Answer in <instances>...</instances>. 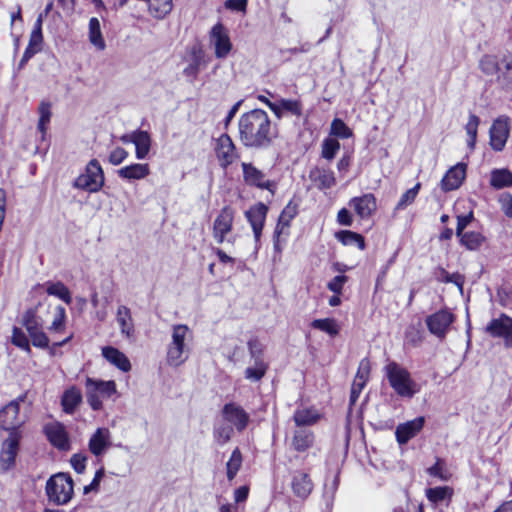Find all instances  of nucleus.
Here are the masks:
<instances>
[{"instance_id":"f257e3e1","label":"nucleus","mask_w":512,"mask_h":512,"mask_svg":"<svg viewBox=\"0 0 512 512\" xmlns=\"http://www.w3.org/2000/svg\"><path fill=\"white\" fill-rule=\"evenodd\" d=\"M239 139L249 148H266L272 141L271 121L261 109L244 113L238 121Z\"/></svg>"},{"instance_id":"f03ea898","label":"nucleus","mask_w":512,"mask_h":512,"mask_svg":"<svg viewBox=\"0 0 512 512\" xmlns=\"http://www.w3.org/2000/svg\"><path fill=\"white\" fill-rule=\"evenodd\" d=\"M40 308H30L26 310L21 317V325L26 329V333L19 327L14 326L12 330L11 343L23 351L30 352V340L33 346L46 348L49 345V338L44 332L45 319L40 314Z\"/></svg>"},{"instance_id":"7ed1b4c3","label":"nucleus","mask_w":512,"mask_h":512,"mask_svg":"<svg viewBox=\"0 0 512 512\" xmlns=\"http://www.w3.org/2000/svg\"><path fill=\"white\" fill-rule=\"evenodd\" d=\"M193 332L185 324L171 327V340L167 345L166 361L169 366L179 367L184 364L191 353Z\"/></svg>"},{"instance_id":"20e7f679","label":"nucleus","mask_w":512,"mask_h":512,"mask_svg":"<svg viewBox=\"0 0 512 512\" xmlns=\"http://www.w3.org/2000/svg\"><path fill=\"white\" fill-rule=\"evenodd\" d=\"M27 394H21L0 409V429L10 434L21 435L19 428L27 420L26 415L20 414V405L25 402Z\"/></svg>"},{"instance_id":"39448f33","label":"nucleus","mask_w":512,"mask_h":512,"mask_svg":"<svg viewBox=\"0 0 512 512\" xmlns=\"http://www.w3.org/2000/svg\"><path fill=\"white\" fill-rule=\"evenodd\" d=\"M250 362L244 371V377L250 382L260 381L268 370V363L264 359L263 345L257 339L248 341Z\"/></svg>"},{"instance_id":"423d86ee","label":"nucleus","mask_w":512,"mask_h":512,"mask_svg":"<svg viewBox=\"0 0 512 512\" xmlns=\"http://www.w3.org/2000/svg\"><path fill=\"white\" fill-rule=\"evenodd\" d=\"M46 494L49 501L56 505L67 504L73 495L71 477L62 473L52 476L46 483Z\"/></svg>"},{"instance_id":"0eeeda50","label":"nucleus","mask_w":512,"mask_h":512,"mask_svg":"<svg viewBox=\"0 0 512 512\" xmlns=\"http://www.w3.org/2000/svg\"><path fill=\"white\" fill-rule=\"evenodd\" d=\"M385 373L391 387L398 395L403 397H412L413 382L410 378V374L406 369L401 367L396 362H391L386 365Z\"/></svg>"},{"instance_id":"6e6552de","label":"nucleus","mask_w":512,"mask_h":512,"mask_svg":"<svg viewBox=\"0 0 512 512\" xmlns=\"http://www.w3.org/2000/svg\"><path fill=\"white\" fill-rule=\"evenodd\" d=\"M104 184V173L96 159L91 160L86 167L85 173L79 175L74 186L79 189L86 190L88 192L99 191Z\"/></svg>"},{"instance_id":"1a4fd4ad","label":"nucleus","mask_w":512,"mask_h":512,"mask_svg":"<svg viewBox=\"0 0 512 512\" xmlns=\"http://www.w3.org/2000/svg\"><path fill=\"white\" fill-rule=\"evenodd\" d=\"M234 215L235 211L231 207L225 206L214 220L213 237L217 243L227 242L231 245L234 243V236L227 237L232 230Z\"/></svg>"},{"instance_id":"9d476101","label":"nucleus","mask_w":512,"mask_h":512,"mask_svg":"<svg viewBox=\"0 0 512 512\" xmlns=\"http://www.w3.org/2000/svg\"><path fill=\"white\" fill-rule=\"evenodd\" d=\"M511 119L506 115L497 117L489 129V144L491 148L500 152L505 148L510 135Z\"/></svg>"},{"instance_id":"9b49d317","label":"nucleus","mask_w":512,"mask_h":512,"mask_svg":"<svg viewBox=\"0 0 512 512\" xmlns=\"http://www.w3.org/2000/svg\"><path fill=\"white\" fill-rule=\"evenodd\" d=\"M454 320L455 317L452 312L447 309H441L427 316L425 322L429 332L439 340H443Z\"/></svg>"},{"instance_id":"f8f14e48","label":"nucleus","mask_w":512,"mask_h":512,"mask_svg":"<svg viewBox=\"0 0 512 512\" xmlns=\"http://www.w3.org/2000/svg\"><path fill=\"white\" fill-rule=\"evenodd\" d=\"M485 332L493 338H503L506 347H512V317L501 313L485 327Z\"/></svg>"},{"instance_id":"ddd939ff","label":"nucleus","mask_w":512,"mask_h":512,"mask_svg":"<svg viewBox=\"0 0 512 512\" xmlns=\"http://www.w3.org/2000/svg\"><path fill=\"white\" fill-rule=\"evenodd\" d=\"M209 42L218 59L226 58L232 50L229 32L222 23H217L212 27L209 33Z\"/></svg>"},{"instance_id":"4468645a","label":"nucleus","mask_w":512,"mask_h":512,"mask_svg":"<svg viewBox=\"0 0 512 512\" xmlns=\"http://www.w3.org/2000/svg\"><path fill=\"white\" fill-rule=\"evenodd\" d=\"M221 415L223 421L228 423L238 432L245 430L250 421V415L243 407L234 402L225 404L222 408Z\"/></svg>"},{"instance_id":"2eb2a0df","label":"nucleus","mask_w":512,"mask_h":512,"mask_svg":"<svg viewBox=\"0 0 512 512\" xmlns=\"http://www.w3.org/2000/svg\"><path fill=\"white\" fill-rule=\"evenodd\" d=\"M268 212V207L264 203H257L254 206L250 207L245 212V217L247 221L249 222L255 242L258 243L260 241L262 230L264 227V223L266 220Z\"/></svg>"},{"instance_id":"dca6fc26","label":"nucleus","mask_w":512,"mask_h":512,"mask_svg":"<svg viewBox=\"0 0 512 512\" xmlns=\"http://www.w3.org/2000/svg\"><path fill=\"white\" fill-rule=\"evenodd\" d=\"M215 152L223 168L232 164L237 158L236 147L228 134H222L217 139Z\"/></svg>"},{"instance_id":"f3484780","label":"nucleus","mask_w":512,"mask_h":512,"mask_svg":"<svg viewBox=\"0 0 512 512\" xmlns=\"http://www.w3.org/2000/svg\"><path fill=\"white\" fill-rule=\"evenodd\" d=\"M21 435L9 434V437L3 442L0 452V467L7 471L14 463L19 449Z\"/></svg>"},{"instance_id":"a211bd4d","label":"nucleus","mask_w":512,"mask_h":512,"mask_svg":"<svg viewBox=\"0 0 512 512\" xmlns=\"http://www.w3.org/2000/svg\"><path fill=\"white\" fill-rule=\"evenodd\" d=\"M44 432L49 442L59 450H69L70 442L63 424L53 422L45 425Z\"/></svg>"},{"instance_id":"6ab92c4d","label":"nucleus","mask_w":512,"mask_h":512,"mask_svg":"<svg viewBox=\"0 0 512 512\" xmlns=\"http://www.w3.org/2000/svg\"><path fill=\"white\" fill-rule=\"evenodd\" d=\"M243 178L246 184L272 191L274 184L265 174L250 163H242Z\"/></svg>"},{"instance_id":"aec40b11","label":"nucleus","mask_w":512,"mask_h":512,"mask_svg":"<svg viewBox=\"0 0 512 512\" xmlns=\"http://www.w3.org/2000/svg\"><path fill=\"white\" fill-rule=\"evenodd\" d=\"M267 106L275 114L277 118L285 115L299 117L302 114V104L298 100L281 98L275 102H267Z\"/></svg>"},{"instance_id":"412c9836","label":"nucleus","mask_w":512,"mask_h":512,"mask_svg":"<svg viewBox=\"0 0 512 512\" xmlns=\"http://www.w3.org/2000/svg\"><path fill=\"white\" fill-rule=\"evenodd\" d=\"M111 446V433L108 428H98L88 442L89 451L95 457H101Z\"/></svg>"},{"instance_id":"4be33fe9","label":"nucleus","mask_w":512,"mask_h":512,"mask_svg":"<svg viewBox=\"0 0 512 512\" xmlns=\"http://www.w3.org/2000/svg\"><path fill=\"white\" fill-rule=\"evenodd\" d=\"M349 206L361 219H368L377 209L376 198L371 193L353 197L349 201Z\"/></svg>"},{"instance_id":"5701e85b","label":"nucleus","mask_w":512,"mask_h":512,"mask_svg":"<svg viewBox=\"0 0 512 512\" xmlns=\"http://www.w3.org/2000/svg\"><path fill=\"white\" fill-rule=\"evenodd\" d=\"M467 165L465 163H457L451 167L442 178V189L452 191L458 189L466 177Z\"/></svg>"},{"instance_id":"b1692460","label":"nucleus","mask_w":512,"mask_h":512,"mask_svg":"<svg viewBox=\"0 0 512 512\" xmlns=\"http://www.w3.org/2000/svg\"><path fill=\"white\" fill-rule=\"evenodd\" d=\"M291 488L298 498H307L313 490V483L309 474L300 470L295 471L292 476Z\"/></svg>"},{"instance_id":"393cba45","label":"nucleus","mask_w":512,"mask_h":512,"mask_svg":"<svg viewBox=\"0 0 512 512\" xmlns=\"http://www.w3.org/2000/svg\"><path fill=\"white\" fill-rule=\"evenodd\" d=\"M117 174L126 181L142 180L150 174V167L147 163H132L120 168Z\"/></svg>"},{"instance_id":"a878e982","label":"nucleus","mask_w":512,"mask_h":512,"mask_svg":"<svg viewBox=\"0 0 512 512\" xmlns=\"http://www.w3.org/2000/svg\"><path fill=\"white\" fill-rule=\"evenodd\" d=\"M314 433L307 428H297L293 432L291 447L297 452H305L314 444Z\"/></svg>"},{"instance_id":"bb28decb","label":"nucleus","mask_w":512,"mask_h":512,"mask_svg":"<svg viewBox=\"0 0 512 512\" xmlns=\"http://www.w3.org/2000/svg\"><path fill=\"white\" fill-rule=\"evenodd\" d=\"M103 357L112 365L117 367L123 372H128L131 369V363L127 356L115 347L107 346L102 348Z\"/></svg>"},{"instance_id":"cd10ccee","label":"nucleus","mask_w":512,"mask_h":512,"mask_svg":"<svg viewBox=\"0 0 512 512\" xmlns=\"http://www.w3.org/2000/svg\"><path fill=\"white\" fill-rule=\"evenodd\" d=\"M116 321L120 327V332L126 338H132L134 335V323L130 309L125 305H120L116 312Z\"/></svg>"},{"instance_id":"c85d7f7f","label":"nucleus","mask_w":512,"mask_h":512,"mask_svg":"<svg viewBox=\"0 0 512 512\" xmlns=\"http://www.w3.org/2000/svg\"><path fill=\"white\" fill-rule=\"evenodd\" d=\"M497 81L504 91H512V56L503 57L497 72Z\"/></svg>"},{"instance_id":"c756f323","label":"nucleus","mask_w":512,"mask_h":512,"mask_svg":"<svg viewBox=\"0 0 512 512\" xmlns=\"http://www.w3.org/2000/svg\"><path fill=\"white\" fill-rule=\"evenodd\" d=\"M86 389L94 391L104 399L116 393V384L114 381L96 380L88 377L86 379Z\"/></svg>"},{"instance_id":"7c9ffc66","label":"nucleus","mask_w":512,"mask_h":512,"mask_svg":"<svg viewBox=\"0 0 512 512\" xmlns=\"http://www.w3.org/2000/svg\"><path fill=\"white\" fill-rule=\"evenodd\" d=\"M82 401V394L76 387L67 389L61 397V405L63 411L67 414H72Z\"/></svg>"},{"instance_id":"2f4dec72","label":"nucleus","mask_w":512,"mask_h":512,"mask_svg":"<svg viewBox=\"0 0 512 512\" xmlns=\"http://www.w3.org/2000/svg\"><path fill=\"white\" fill-rule=\"evenodd\" d=\"M319 419L320 414L312 408L297 409L293 415L297 428H306V426L314 425Z\"/></svg>"},{"instance_id":"473e14b6","label":"nucleus","mask_w":512,"mask_h":512,"mask_svg":"<svg viewBox=\"0 0 512 512\" xmlns=\"http://www.w3.org/2000/svg\"><path fill=\"white\" fill-rule=\"evenodd\" d=\"M416 436V420L401 423L396 427L395 437L401 449Z\"/></svg>"},{"instance_id":"72a5a7b5","label":"nucleus","mask_w":512,"mask_h":512,"mask_svg":"<svg viewBox=\"0 0 512 512\" xmlns=\"http://www.w3.org/2000/svg\"><path fill=\"white\" fill-rule=\"evenodd\" d=\"M134 145L136 158L139 160L145 159L151 147V137L149 133L143 130H136Z\"/></svg>"},{"instance_id":"f704fd0d","label":"nucleus","mask_w":512,"mask_h":512,"mask_svg":"<svg viewBox=\"0 0 512 512\" xmlns=\"http://www.w3.org/2000/svg\"><path fill=\"white\" fill-rule=\"evenodd\" d=\"M88 37L90 43L98 50L102 51L105 49L106 44L102 36L100 21L96 17H92L89 20L88 26Z\"/></svg>"},{"instance_id":"c9c22d12","label":"nucleus","mask_w":512,"mask_h":512,"mask_svg":"<svg viewBox=\"0 0 512 512\" xmlns=\"http://www.w3.org/2000/svg\"><path fill=\"white\" fill-rule=\"evenodd\" d=\"M335 238L344 246H356L360 250L365 248L364 237L350 230H341L335 233Z\"/></svg>"},{"instance_id":"e433bc0d","label":"nucleus","mask_w":512,"mask_h":512,"mask_svg":"<svg viewBox=\"0 0 512 512\" xmlns=\"http://www.w3.org/2000/svg\"><path fill=\"white\" fill-rule=\"evenodd\" d=\"M289 235L290 224L278 220L273 235V246L276 252L281 253Z\"/></svg>"},{"instance_id":"4c0bfd02","label":"nucleus","mask_w":512,"mask_h":512,"mask_svg":"<svg viewBox=\"0 0 512 512\" xmlns=\"http://www.w3.org/2000/svg\"><path fill=\"white\" fill-rule=\"evenodd\" d=\"M490 185L496 189L512 186V172L508 169H493L491 171Z\"/></svg>"},{"instance_id":"58836bf2","label":"nucleus","mask_w":512,"mask_h":512,"mask_svg":"<svg viewBox=\"0 0 512 512\" xmlns=\"http://www.w3.org/2000/svg\"><path fill=\"white\" fill-rule=\"evenodd\" d=\"M172 0H149L148 9L156 19H164L172 10Z\"/></svg>"},{"instance_id":"ea45409f","label":"nucleus","mask_w":512,"mask_h":512,"mask_svg":"<svg viewBox=\"0 0 512 512\" xmlns=\"http://www.w3.org/2000/svg\"><path fill=\"white\" fill-rule=\"evenodd\" d=\"M242 463H243L242 453H241L240 449L238 447H236L232 451L228 461L226 462V476L230 482L233 481L234 478L236 477L238 471L240 470V468L242 466Z\"/></svg>"},{"instance_id":"a19ab883","label":"nucleus","mask_w":512,"mask_h":512,"mask_svg":"<svg viewBox=\"0 0 512 512\" xmlns=\"http://www.w3.org/2000/svg\"><path fill=\"white\" fill-rule=\"evenodd\" d=\"M460 244L470 251H476L480 249L485 241V237L476 231H468L459 236Z\"/></svg>"},{"instance_id":"79ce46f5","label":"nucleus","mask_w":512,"mask_h":512,"mask_svg":"<svg viewBox=\"0 0 512 512\" xmlns=\"http://www.w3.org/2000/svg\"><path fill=\"white\" fill-rule=\"evenodd\" d=\"M46 292L61 299L66 304H70L72 301L69 289L62 282H48L46 284Z\"/></svg>"},{"instance_id":"37998d69","label":"nucleus","mask_w":512,"mask_h":512,"mask_svg":"<svg viewBox=\"0 0 512 512\" xmlns=\"http://www.w3.org/2000/svg\"><path fill=\"white\" fill-rule=\"evenodd\" d=\"M453 495V489L448 486H437L426 489V497L432 503H439L445 499H450Z\"/></svg>"},{"instance_id":"c03bdc74","label":"nucleus","mask_w":512,"mask_h":512,"mask_svg":"<svg viewBox=\"0 0 512 512\" xmlns=\"http://www.w3.org/2000/svg\"><path fill=\"white\" fill-rule=\"evenodd\" d=\"M436 278L438 281L443 283H453L455 284L460 290L463 289L464 285V276L460 273H449L444 268H439L437 272L435 273Z\"/></svg>"},{"instance_id":"a18cd8bd","label":"nucleus","mask_w":512,"mask_h":512,"mask_svg":"<svg viewBox=\"0 0 512 512\" xmlns=\"http://www.w3.org/2000/svg\"><path fill=\"white\" fill-rule=\"evenodd\" d=\"M234 434V428L230 426L228 423H222L219 425H216L213 430V437L215 441L220 444L224 445L227 442H229Z\"/></svg>"},{"instance_id":"49530a36","label":"nucleus","mask_w":512,"mask_h":512,"mask_svg":"<svg viewBox=\"0 0 512 512\" xmlns=\"http://www.w3.org/2000/svg\"><path fill=\"white\" fill-rule=\"evenodd\" d=\"M39 112V121H38V130L42 134V138H44L47 126L51 119V105L48 102L42 101L38 107Z\"/></svg>"},{"instance_id":"de8ad7c7","label":"nucleus","mask_w":512,"mask_h":512,"mask_svg":"<svg viewBox=\"0 0 512 512\" xmlns=\"http://www.w3.org/2000/svg\"><path fill=\"white\" fill-rule=\"evenodd\" d=\"M311 327L323 331L330 336H335L339 332V327L336 321L332 318L315 319L311 322Z\"/></svg>"},{"instance_id":"09e8293b","label":"nucleus","mask_w":512,"mask_h":512,"mask_svg":"<svg viewBox=\"0 0 512 512\" xmlns=\"http://www.w3.org/2000/svg\"><path fill=\"white\" fill-rule=\"evenodd\" d=\"M66 310L63 306L58 305L53 311V320L51 325L48 327L49 331L59 332L65 327Z\"/></svg>"},{"instance_id":"8fccbe9b","label":"nucleus","mask_w":512,"mask_h":512,"mask_svg":"<svg viewBox=\"0 0 512 512\" xmlns=\"http://www.w3.org/2000/svg\"><path fill=\"white\" fill-rule=\"evenodd\" d=\"M331 134L341 139H348L353 135L352 130L339 118L332 121Z\"/></svg>"},{"instance_id":"3c124183","label":"nucleus","mask_w":512,"mask_h":512,"mask_svg":"<svg viewBox=\"0 0 512 512\" xmlns=\"http://www.w3.org/2000/svg\"><path fill=\"white\" fill-rule=\"evenodd\" d=\"M479 123H480V119L478 116H476L475 114H471L469 116V119H468L465 129H466L467 135L469 136L468 146L470 148H474V146H475L476 139H477V129H478Z\"/></svg>"},{"instance_id":"603ef678","label":"nucleus","mask_w":512,"mask_h":512,"mask_svg":"<svg viewBox=\"0 0 512 512\" xmlns=\"http://www.w3.org/2000/svg\"><path fill=\"white\" fill-rule=\"evenodd\" d=\"M340 149V143L334 138H327L322 143V156L327 160H332Z\"/></svg>"},{"instance_id":"864d4df0","label":"nucleus","mask_w":512,"mask_h":512,"mask_svg":"<svg viewBox=\"0 0 512 512\" xmlns=\"http://www.w3.org/2000/svg\"><path fill=\"white\" fill-rule=\"evenodd\" d=\"M416 200V186L408 189L399 199L394 209V214L405 210L408 206L412 205Z\"/></svg>"},{"instance_id":"5fc2aeb1","label":"nucleus","mask_w":512,"mask_h":512,"mask_svg":"<svg viewBox=\"0 0 512 512\" xmlns=\"http://www.w3.org/2000/svg\"><path fill=\"white\" fill-rule=\"evenodd\" d=\"M298 207L299 205L297 202H295L294 200H290L282 210L278 220L291 224V221L298 214Z\"/></svg>"},{"instance_id":"6e6d98bb","label":"nucleus","mask_w":512,"mask_h":512,"mask_svg":"<svg viewBox=\"0 0 512 512\" xmlns=\"http://www.w3.org/2000/svg\"><path fill=\"white\" fill-rule=\"evenodd\" d=\"M480 67L483 73L486 75H493L494 73L498 72V69L500 67V61L496 62L492 57L485 56L480 61Z\"/></svg>"},{"instance_id":"4d7b16f0","label":"nucleus","mask_w":512,"mask_h":512,"mask_svg":"<svg viewBox=\"0 0 512 512\" xmlns=\"http://www.w3.org/2000/svg\"><path fill=\"white\" fill-rule=\"evenodd\" d=\"M371 365L368 358H363L358 366L355 380L367 383L370 375Z\"/></svg>"},{"instance_id":"13d9d810","label":"nucleus","mask_w":512,"mask_h":512,"mask_svg":"<svg viewBox=\"0 0 512 512\" xmlns=\"http://www.w3.org/2000/svg\"><path fill=\"white\" fill-rule=\"evenodd\" d=\"M474 216L473 212H469L468 214H462L457 216V226H456V235L457 237L464 234L465 228L472 222Z\"/></svg>"},{"instance_id":"bf43d9fd","label":"nucleus","mask_w":512,"mask_h":512,"mask_svg":"<svg viewBox=\"0 0 512 512\" xmlns=\"http://www.w3.org/2000/svg\"><path fill=\"white\" fill-rule=\"evenodd\" d=\"M318 182L321 188L329 189L333 187L336 183L334 173L329 170H323L318 177Z\"/></svg>"},{"instance_id":"052dcab7","label":"nucleus","mask_w":512,"mask_h":512,"mask_svg":"<svg viewBox=\"0 0 512 512\" xmlns=\"http://www.w3.org/2000/svg\"><path fill=\"white\" fill-rule=\"evenodd\" d=\"M87 457L81 453L72 455L70 463L76 473L82 474L86 468Z\"/></svg>"},{"instance_id":"680f3d73","label":"nucleus","mask_w":512,"mask_h":512,"mask_svg":"<svg viewBox=\"0 0 512 512\" xmlns=\"http://www.w3.org/2000/svg\"><path fill=\"white\" fill-rule=\"evenodd\" d=\"M128 152L122 147H116L109 154V162L112 165H120L127 157Z\"/></svg>"},{"instance_id":"e2e57ef3","label":"nucleus","mask_w":512,"mask_h":512,"mask_svg":"<svg viewBox=\"0 0 512 512\" xmlns=\"http://www.w3.org/2000/svg\"><path fill=\"white\" fill-rule=\"evenodd\" d=\"M427 473L429 476L433 478H437L440 480H447L445 473L443 472V462L440 459H437L436 463L431 467L427 468Z\"/></svg>"},{"instance_id":"0e129e2a","label":"nucleus","mask_w":512,"mask_h":512,"mask_svg":"<svg viewBox=\"0 0 512 512\" xmlns=\"http://www.w3.org/2000/svg\"><path fill=\"white\" fill-rule=\"evenodd\" d=\"M347 277L344 275L335 276L327 285L328 289L336 294L341 293Z\"/></svg>"},{"instance_id":"69168bd1","label":"nucleus","mask_w":512,"mask_h":512,"mask_svg":"<svg viewBox=\"0 0 512 512\" xmlns=\"http://www.w3.org/2000/svg\"><path fill=\"white\" fill-rule=\"evenodd\" d=\"M86 397L93 410L98 411L102 408V398L97 393L86 389Z\"/></svg>"},{"instance_id":"338daca9","label":"nucleus","mask_w":512,"mask_h":512,"mask_svg":"<svg viewBox=\"0 0 512 512\" xmlns=\"http://www.w3.org/2000/svg\"><path fill=\"white\" fill-rule=\"evenodd\" d=\"M502 210L508 218H512V195L504 193L500 198Z\"/></svg>"},{"instance_id":"774afa93","label":"nucleus","mask_w":512,"mask_h":512,"mask_svg":"<svg viewBox=\"0 0 512 512\" xmlns=\"http://www.w3.org/2000/svg\"><path fill=\"white\" fill-rule=\"evenodd\" d=\"M337 222L343 226H351L353 223V218L349 210L346 208H342L337 213Z\"/></svg>"}]
</instances>
